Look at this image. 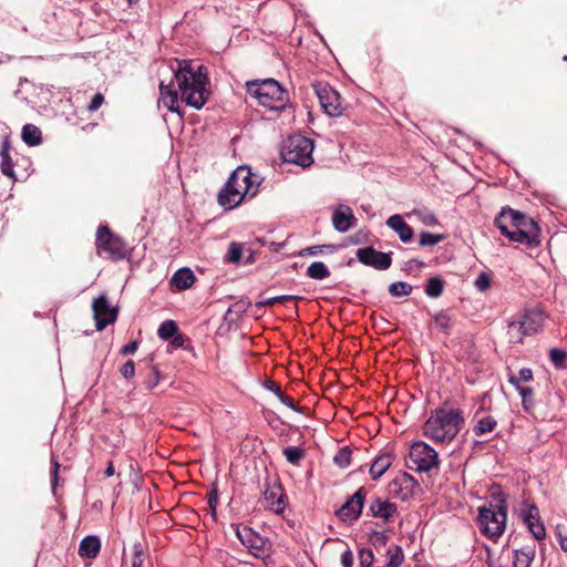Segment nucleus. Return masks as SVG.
Masks as SVG:
<instances>
[{
	"mask_svg": "<svg viewBox=\"0 0 567 567\" xmlns=\"http://www.w3.org/2000/svg\"><path fill=\"white\" fill-rule=\"evenodd\" d=\"M171 340H172V344L176 348H182L185 342L184 336L178 332L173 338H171Z\"/></svg>",
	"mask_w": 567,
	"mask_h": 567,
	"instance_id": "obj_58",
	"label": "nucleus"
},
{
	"mask_svg": "<svg viewBox=\"0 0 567 567\" xmlns=\"http://www.w3.org/2000/svg\"><path fill=\"white\" fill-rule=\"evenodd\" d=\"M444 238L443 235L439 234H432L429 231H422L420 235L419 244L420 246L426 247V246H435L440 241H442Z\"/></svg>",
	"mask_w": 567,
	"mask_h": 567,
	"instance_id": "obj_41",
	"label": "nucleus"
},
{
	"mask_svg": "<svg viewBox=\"0 0 567 567\" xmlns=\"http://www.w3.org/2000/svg\"><path fill=\"white\" fill-rule=\"evenodd\" d=\"M217 503H218V493H217L216 488H214L208 494V505L212 509L213 516L216 515Z\"/></svg>",
	"mask_w": 567,
	"mask_h": 567,
	"instance_id": "obj_54",
	"label": "nucleus"
},
{
	"mask_svg": "<svg viewBox=\"0 0 567 567\" xmlns=\"http://www.w3.org/2000/svg\"><path fill=\"white\" fill-rule=\"evenodd\" d=\"M144 553L141 543H135L133 546L132 567H143Z\"/></svg>",
	"mask_w": 567,
	"mask_h": 567,
	"instance_id": "obj_45",
	"label": "nucleus"
},
{
	"mask_svg": "<svg viewBox=\"0 0 567 567\" xmlns=\"http://www.w3.org/2000/svg\"><path fill=\"white\" fill-rule=\"evenodd\" d=\"M295 298L296 297H293V296L282 295V296H277V297L268 298L267 300L262 301L260 305H262V306H272L275 303H284V302H286L288 300H292Z\"/></svg>",
	"mask_w": 567,
	"mask_h": 567,
	"instance_id": "obj_50",
	"label": "nucleus"
},
{
	"mask_svg": "<svg viewBox=\"0 0 567 567\" xmlns=\"http://www.w3.org/2000/svg\"><path fill=\"white\" fill-rule=\"evenodd\" d=\"M506 512L504 498H501L494 507H481L477 516L481 533L491 539L498 538L506 527Z\"/></svg>",
	"mask_w": 567,
	"mask_h": 567,
	"instance_id": "obj_5",
	"label": "nucleus"
},
{
	"mask_svg": "<svg viewBox=\"0 0 567 567\" xmlns=\"http://www.w3.org/2000/svg\"><path fill=\"white\" fill-rule=\"evenodd\" d=\"M420 488L417 481L408 473H400L388 485L391 496L403 502L411 499Z\"/></svg>",
	"mask_w": 567,
	"mask_h": 567,
	"instance_id": "obj_11",
	"label": "nucleus"
},
{
	"mask_svg": "<svg viewBox=\"0 0 567 567\" xmlns=\"http://www.w3.org/2000/svg\"><path fill=\"white\" fill-rule=\"evenodd\" d=\"M22 141L29 146H37L42 143V133L40 128L33 124H25L22 127Z\"/></svg>",
	"mask_w": 567,
	"mask_h": 567,
	"instance_id": "obj_27",
	"label": "nucleus"
},
{
	"mask_svg": "<svg viewBox=\"0 0 567 567\" xmlns=\"http://www.w3.org/2000/svg\"><path fill=\"white\" fill-rule=\"evenodd\" d=\"M516 319L520 323V328L527 336L538 332L544 323V312L537 308L527 309L516 316Z\"/></svg>",
	"mask_w": 567,
	"mask_h": 567,
	"instance_id": "obj_17",
	"label": "nucleus"
},
{
	"mask_svg": "<svg viewBox=\"0 0 567 567\" xmlns=\"http://www.w3.org/2000/svg\"><path fill=\"white\" fill-rule=\"evenodd\" d=\"M178 332V327L173 320H165L161 323L157 334L163 340H171Z\"/></svg>",
	"mask_w": 567,
	"mask_h": 567,
	"instance_id": "obj_36",
	"label": "nucleus"
},
{
	"mask_svg": "<svg viewBox=\"0 0 567 567\" xmlns=\"http://www.w3.org/2000/svg\"><path fill=\"white\" fill-rule=\"evenodd\" d=\"M121 373L126 380H131L135 374V365L132 360H127L121 368Z\"/></svg>",
	"mask_w": 567,
	"mask_h": 567,
	"instance_id": "obj_49",
	"label": "nucleus"
},
{
	"mask_svg": "<svg viewBox=\"0 0 567 567\" xmlns=\"http://www.w3.org/2000/svg\"><path fill=\"white\" fill-rule=\"evenodd\" d=\"M307 276L311 279L323 280L330 276V270L322 261H315L307 268Z\"/></svg>",
	"mask_w": 567,
	"mask_h": 567,
	"instance_id": "obj_31",
	"label": "nucleus"
},
{
	"mask_svg": "<svg viewBox=\"0 0 567 567\" xmlns=\"http://www.w3.org/2000/svg\"><path fill=\"white\" fill-rule=\"evenodd\" d=\"M523 519L535 539L542 540L546 537V529L544 524L540 522L539 512L536 506H529L523 513Z\"/></svg>",
	"mask_w": 567,
	"mask_h": 567,
	"instance_id": "obj_21",
	"label": "nucleus"
},
{
	"mask_svg": "<svg viewBox=\"0 0 567 567\" xmlns=\"http://www.w3.org/2000/svg\"><path fill=\"white\" fill-rule=\"evenodd\" d=\"M368 491L360 487L355 493L338 509L336 515L340 520L347 524L354 523L361 515Z\"/></svg>",
	"mask_w": 567,
	"mask_h": 567,
	"instance_id": "obj_12",
	"label": "nucleus"
},
{
	"mask_svg": "<svg viewBox=\"0 0 567 567\" xmlns=\"http://www.w3.org/2000/svg\"><path fill=\"white\" fill-rule=\"evenodd\" d=\"M535 557V549L532 546H525L515 550L513 566L514 567H529Z\"/></svg>",
	"mask_w": 567,
	"mask_h": 567,
	"instance_id": "obj_28",
	"label": "nucleus"
},
{
	"mask_svg": "<svg viewBox=\"0 0 567 567\" xmlns=\"http://www.w3.org/2000/svg\"><path fill=\"white\" fill-rule=\"evenodd\" d=\"M474 286L480 291H486L491 287V278L486 272H481L474 281Z\"/></svg>",
	"mask_w": 567,
	"mask_h": 567,
	"instance_id": "obj_47",
	"label": "nucleus"
},
{
	"mask_svg": "<svg viewBox=\"0 0 567 567\" xmlns=\"http://www.w3.org/2000/svg\"><path fill=\"white\" fill-rule=\"evenodd\" d=\"M508 381L519 392V394L522 396L523 408H524L525 411H528L533 406V404H534V400H533L534 392H533V389L529 388V386H524V385L518 384V380H516L515 375H511Z\"/></svg>",
	"mask_w": 567,
	"mask_h": 567,
	"instance_id": "obj_29",
	"label": "nucleus"
},
{
	"mask_svg": "<svg viewBox=\"0 0 567 567\" xmlns=\"http://www.w3.org/2000/svg\"><path fill=\"white\" fill-rule=\"evenodd\" d=\"M264 388L266 390L272 392L276 396H278V394H280L282 392L280 389V385L272 380H266L264 382Z\"/></svg>",
	"mask_w": 567,
	"mask_h": 567,
	"instance_id": "obj_56",
	"label": "nucleus"
},
{
	"mask_svg": "<svg viewBox=\"0 0 567 567\" xmlns=\"http://www.w3.org/2000/svg\"><path fill=\"white\" fill-rule=\"evenodd\" d=\"M1 156V172L3 175L10 177L11 179L16 181V173L13 171V163L9 155V146L4 144L2 146V150L0 152Z\"/></svg>",
	"mask_w": 567,
	"mask_h": 567,
	"instance_id": "obj_32",
	"label": "nucleus"
},
{
	"mask_svg": "<svg viewBox=\"0 0 567 567\" xmlns=\"http://www.w3.org/2000/svg\"><path fill=\"white\" fill-rule=\"evenodd\" d=\"M444 285L441 276H434L427 280L424 291L430 298H439L443 293Z\"/></svg>",
	"mask_w": 567,
	"mask_h": 567,
	"instance_id": "obj_30",
	"label": "nucleus"
},
{
	"mask_svg": "<svg viewBox=\"0 0 567 567\" xmlns=\"http://www.w3.org/2000/svg\"><path fill=\"white\" fill-rule=\"evenodd\" d=\"M352 451L349 446H342L333 456V462L341 468L350 465Z\"/></svg>",
	"mask_w": 567,
	"mask_h": 567,
	"instance_id": "obj_39",
	"label": "nucleus"
},
{
	"mask_svg": "<svg viewBox=\"0 0 567 567\" xmlns=\"http://www.w3.org/2000/svg\"><path fill=\"white\" fill-rule=\"evenodd\" d=\"M533 379V371L529 368H523L519 370L518 377H516V380H518V384L522 385V383L529 382Z\"/></svg>",
	"mask_w": 567,
	"mask_h": 567,
	"instance_id": "obj_52",
	"label": "nucleus"
},
{
	"mask_svg": "<svg viewBox=\"0 0 567 567\" xmlns=\"http://www.w3.org/2000/svg\"><path fill=\"white\" fill-rule=\"evenodd\" d=\"M243 248L238 243H230L228 247L227 260L237 264L241 259Z\"/></svg>",
	"mask_w": 567,
	"mask_h": 567,
	"instance_id": "obj_42",
	"label": "nucleus"
},
{
	"mask_svg": "<svg viewBox=\"0 0 567 567\" xmlns=\"http://www.w3.org/2000/svg\"><path fill=\"white\" fill-rule=\"evenodd\" d=\"M386 226L395 231L403 243H409L413 238V229L404 221L401 215H392L386 220Z\"/></svg>",
	"mask_w": 567,
	"mask_h": 567,
	"instance_id": "obj_23",
	"label": "nucleus"
},
{
	"mask_svg": "<svg viewBox=\"0 0 567 567\" xmlns=\"http://www.w3.org/2000/svg\"><path fill=\"white\" fill-rule=\"evenodd\" d=\"M497 422L494 417L484 416L477 421L476 425L474 426V433L478 436L486 433H491L494 431Z\"/></svg>",
	"mask_w": 567,
	"mask_h": 567,
	"instance_id": "obj_34",
	"label": "nucleus"
},
{
	"mask_svg": "<svg viewBox=\"0 0 567 567\" xmlns=\"http://www.w3.org/2000/svg\"><path fill=\"white\" fill-rule=\"evenodd\" d=\"M357 218L347 205H338L332 214V225L339 233H346L354 227Z\"/></svg>",
	"mask_w": 567,
	"mask_h": 567,
	"instance_id": "obj_19",
	"label": "nucleus"
},
{
	"mask_svg": "<svg viewBox=\"0 0 567 567\" xmlns=\"http://www.w3.org/2000/svg\"><path fill=\"white\" fill-rule=\"evenodd\" d=\"M101 550V539L96 535L85 536L79 545V556L85 559H94L99 556Z\"/></svg>",
	"mask_w": 567,
	"mask_h": 567,
	"instance_id": "obj_22",
	"label": "nucleus"
},
{
	"mask_svg": "<svg viewBox=\"0 0 567 567\" xmlns=\"http://www.w3.org/2000/svg\"><path fill=\"white\" fill-rule=\"evenodd\" d=\"M412 290H413L412 286L405 281H395L389 286V292L393 297L409 296V295H411Z\"/></svg>",
	"mask_w": 567,
	"mask_h": 567,
	"instance_id": "obj_37",
	"label": "nucleus"
},
{
	"mask_svg": "<svg viewBox=\"0 0 567 567\" xmlns=\"http://www.w3.org/2000/svg\"><path fill=\"white\" fill-rule=\"evenodd\" d=\"M409 458L417 472H431L440 465L437 452L422 441L411 445Z\"/></svg>",
	"mask_w": 567,
	"mask_h": 567,
	"instance_id": "obj_8",
	"label": "nucleus"
},
{
	"mask_svg": "<svg viewBox=\"0 0 567 567\" xmlns=\"http://www.w3.org/2000/svg\"><path fill=\"white\" fill-rule=\"evenodd\" d=\"M431 324H434L439 331L449 334L453 326V318L447 310H441L432 315Z\"/></svg>",
	"mask_w": 567,
	"mask_h": 567,
	"instance_id": "obj_26",
	"label": "nucleus"
},
{
	"mask_svg": "<svg viewBox=\"0 0 567 567\" xmlns=\"http://www.w3.org/2000/svg\"><path fill=\"white\" fill-rule=\"evenodd\" d=\"M324 248L330 249V251H333V249H334V247L332 245L310 246V247H306V248L301 249L299 251V256L305 257L308 255L313 256V255L322 254Z\"/></svg>",
	"mask_w": 567,
	"mask_h": 567,
	"instance_id": "obj_46",
	"label": "nucleus"
},
{
	"mask_svg": "<svg viewBox=\"0 0 567 567\" xmlns=\"http://www.w3.org/2000/svg\"><path fill=\"white\" fill-rule=\"evenodd\" d=\"M388 563L385 564V567H401L403 563V553L400 546L398 545H391L388 550Z\"/></svg>",
	"mask_w": 567,
	"mask_h": 567,
	"instance_id": "obj_35",
	"label": "nucleus"
},
{
	"mask_svg": "<svg viewBox=\"0 0 567 567\" xmlns=\"http://www.w3.org/2000/svg\"><path fill=\"white\" fill-rule=\"evenodd\" d=\"M161 380V373L156 367H152V374L151 377L145 381L147 389H154Z\"/></svg>",
	"mask_w": 567,
	"mask_h": 567,
	"instance_id": "obj_48",
	"label": "nucleus"
},
{
	"mask_svg": "<svg viewBox=\"0 0 567 567\" xmlns=\"http://www.w3.org/2000/svg\"><path fill=\"white\" fill-rule=\"evenodd\" d=\"M464 419L457 409H436L424 424V434L436 441H452L461 430Z\"/></svg>",
	"mask_w": 567,
	"mask_h": 567,
	"instance_id": "obj_3",
	"label": "nucleus"
},
{
	"mask_svg": "<svg viewBox=\"0 0 567 567\" xmlns=\"http://www.w3.org/2000/svg\"><path fill=\"white\" fill-rule=\"evenodd\" d=\"M237 536L240 542L251 550L254 556L261 558L268 555L266 540L250 527L245 526L241 529H237Z\"/></svg>",
	"mask_w": 567,
	"mask_h": 567,
	"instance_id": "obj_16",
	"label": "nucleus"
},
{
	"mask_svg": "<svg viewBox=\"0 0 567 567\" xmlns=\"http://www.w3.org/2000/svg\"><path fill=\"white\" fill-rule=\"evenodd\" d=\"M196 280V277L189 268H181L177 271L174 272V275L171 278V286L172 288L182 291L190 288Z\"/></svg>",
	"mask_w": 567,
	"mask_h": 567,
	"instance_id": "obj_24",
	"label": "nucleus"
},
{
	"mask_svg": "<svg viewBox=\"0 0 567 567\" xmlns=\"http://www.w3.org/2000/svg\"><path fill=\"white\" fill-rule=\"evenodd\" d=\"M507 328L508 339L513 343L522 342L523 339L527 336L525 331H523V328H520V323L516 317L511 322H508Z\"/></svg>",
	"mask_w": 567,
	"mask_h": 567,
	"instance_id": "obj_33",
	"label": "nucleus"
},
{
	"mask_svg": "<svg viewBox=\"0 0 567 567\" xmlns=\"http://www.w3.org/2000/svg\"><path fill=\"white\" fill-rule=\"evenodd\" d=\"M103 103H104L103 94L102 93H95L94 96L92 97L89 106H87V110L90 112H94V111L99 110Z\"/></svg>",
	"mask_w": 567,
	"mask_h": 567,
	"instance_id": "obj_51",
	"label": "nucleus"
},
{
	"mask_svg": "<svg viewBox=\"0 0 567 567\" xmlns=\"http://www.w3.org/2000/svg\"><path fill=\"white\" fill-rule=\"evenodd\" d=\"M396 512V505L382 497H375L369 505V514L384 522H390Z\"/></svg>",
	"mask_w": 567,
	"mask_h": 567,
	"instance_id": "obj_20",
	"label": "nucleus"
},
{
	"mask_svg": "<svg viewBox=\"0 0 567 567\" xmlns=\"http://www.w3.org/2000/svg\"><path fill=\"white\" fill-rule=\"evenodd\" d=\"M137 348H138V342L132 341V342L125 344L124 347H122L121 353L124 355L133 354L137 350Z\"/></svg>",
	"mask_w": 567,
	"mask_h": 567,
	"instance_id": "obj_57",
	"label": "nucleus"
},
{
	"mask_svg": "<svg viewBox=\"0 0 567 567\" xmlns=\"http://www.w3.org/2000/svg\"><path fill=\"white\" fill-rule=\"evenodd\" d=\"M313 89L324 113L330 116L341 115V97L331 85L326 82H317L313 84Z\"/></svg>",
	"mask_w": 567,
	"mask_h": 567,
	"instance_id": "obj_10",
	"label": "nucleus"
},
{
	"mask_svg": "<svg viewBox=\"0 0 567 567\" xmlns=\"http://www.w3.org/2000/svg\"><path fill=\"white\" fill-rule=\"evenodd\" d=\"M341 565L343 567H353V554L350 549H347L342 553Z\"/></svg>",
	"mask_w": 567,
	"mask_h": 567,
	"instance_id": "obj_55",
	"label": "nucleus"
},
{
	"mask_svg": "<svg viewBox=\"0 0 567 567\" xmlns=\"http://www.w3.org/2000/svg\"><path fill=\"white\" fill-rule=\"evenodd\" d=\"M58 470H59V464L55 462L54 463V470H53V473H52V489H53V493H55V486H56V483H58Z\"/></svg>",
	"mask_w": 567,
	"mask_h": 567,
	"instance_id": "obj_59",
	"label": "nucleus"
},
{
	"mask_svg": "<svg viewBox=\"0 0 567 567\" xmlns=\"http://www.w3.org/2000/svg\"><path fill=\"white\" fill-rule=\"evenodd\" d=\"M549 359L557 369H561L565 367L567 352L557 348H553L549 351Z\"/></svg>",
	"mask_w": 567,
	"mask_h": 567,
	"instance_id": "obj_40",
	"label": "nucleus"
},
{
	"mask_svg": "<svg viewBox=\"0 0 567 567\" xmlns=\"http://www.w3.org/2000/svg\"><path fill=\"white\" fill-rule=\"evenodd\" d=\"M558 540H559L560 548L565 553H567V537L563 536L560 533H558Z\"/></svg>",
	"mask_w": 567,
	"mask_h": 567,
	"instance_id": "obj_61",
	"label": "nucleus"
},
{
	"mask_svg": "<svg viewBox=\"0 0 567 567\" xmlns=\"http://www.w3.org/2000/svg\"><path fill=\"white\" fill-rule=\"evenodd\" d=\"M373 560H374V555L370 548H362L359 550L360 567H372Z\"/></svg>",
	"mask_w": 567,
	"mask_h": 567,
	"instance_id": "obj_43",
	"label": "nucleus"
},
{
	"mask_svg": "<svg viewBox=\"0 0 567 567\" xmlns=\"http://www.w3.org/2000/svg\"><path fill=\"white\" fill-rule=\"evenodd\" d=\"M504 221H507L512 228H517L528 233H536V237L539 238V227L537 223L517 210L503 208L499 215L495 218V224H502Z\"/></svg>",
	"mask_w": 567,
	"mask_h": 567,
	"instance_id": "obj_14",
	"label": "nucleus"
},
{
	"mask_svg": "<svg viewBox=\"0 0 567 567\" xmlns=\"http://www.w3.org/2000/svg\"><path fill=\"white\" fill-rule=\"evenodd\" d=\"M393 455L391 453H382L375 457L370 466L369 473L372 480H379L392 465Z\"/></svg>",
	"mask_w": 567,
	"mask_h": 567,
	"instance_id": "obj_25",
	"label": "nucleus"
},
{
	"mask_svg": "<svg viewBox=\"0 0 567 567\" xmlns=\"http://www.w3.org/2000/svg\"><path fill=\"white\" fill-rule=\"evenodd\" d=\"M286 460L293 465H298L305 457V451L298 446H288L282 451Z\"/></svg>",
	"mask_w": 567,
	"mask_h": 567,
	"instance_id": "obj_38",
	"label": "nucleus"
},
{
	"mask_svg": "<svg viewBox=\"0 0 567 567\" xmlns=\"http://www.w3.org/2000/svg\"><path fill=\"white\" fill-rule=\"evenodd\" d=\"M313 148L315 144L311 138L302 135H292L286 140L281 155L287 163L309 167L313 163Z\"/></svg>",
	"mask_w": 567,
	"mask_h": 567,
	"instance_id": "obj_7",
	"label": "nucleus"
},
{
	"mask_svg": "<svg viewBox=\"0 0 567 567\" xmlns=\"http://www.w3.org/2000/svg\"><path fill=\"white\" fill-rule=\"evenodd\" d=\"M373 538H374V543L385 544V542H386V536L380 532H375L373 535Z\"/></svg>",
	"mask_w": 567,
	"mask_h": 567,
	"instance_id": "obj_60",
	"label": "nucleus"
},
{
	"mask_svg": "<svg viewBox=\"0 0 567 567\" xmlns=\"http://www.w3.org/2000/svg\"><path fill=\"white\" fill-rule=\"evenodd\" d=\"M495 225L501 230V233L512 241L524 244L528 247H535L540 243L539 238L536 237V233H528L519 230L517 228H512V226L507 224V221Z\"/></svg>",
	"mask_w": 567,
	"mask_h": 567,
	"instance_id": "obj_18",
	"label": "nucleus"
},
{
	"mask_svg": "<svg viewBox=\"0 0 567 567\" xmlns=\"http://www.w3.org/2000/svg\"><path fill=\"white\" fill-rule=\"evenodd\" d=\"M247 91L258 103L271 111L285 110L289 95L274 79L247 83Z\"/></svg>",
	"mask_w": 567,
	"mask_h": 567,
	"instance_id": "obj_4",
	"label": "nucleus"
},
{
	"mask_svg": "<svg viewBox=\"0 0 567 567\" xmlns=\"http://www.w3.org/2000/svg\"><path fill=\"white\" fill-rule=\"evenodd\" d=\"M279 399V401L285 404L286 406H288L289 409L296 411V412H301V409L296 406L295 403H293V400L286 395L284 392H281L280 394H278L277 396Z\"/></svg>",
	"mask_w": 567,
	"mask_h": 567,
	"instance_id": "obj_53",
	"label": "nucleus"
},
{
	"mask_svg": "<svg viewBox=\"0 0 567 567\" xmlns=\"http://www.w3.org/2000/svg\"><path fill=\"white\" fill-rule=\"evenodd\" d=\"M96 330L102 331L117 319L118 309L112 307L105 295H101L92 302Z\"/></svg>",
	"mask_w": 567,
	"mask_h": 567,
	"instance_id": "obj_13",
	"label": "nucleus"
},
{
	"mask_svg": "<svg viewBox=\"0 0 567 567\" xmlns=\"http://www.w3.org/2000/svg\"><path fill=\"white\" fill-rule=\"evenodd\" d=\"M172 65L177 90L171 84H159V102L171 112L181 114V101L196 110H200L209 97V79L204 65L189 60H176Z\"/></svg>",
	"mask_w": 567,
	"mask_h": 567,
	"instance_id": "obj_1",
	"label": "nucleus"
},
{
	"mask_svg": "<svg viewBox=\"0 0 567 567\" xmlns=\"http://www.w3.org/2000/svg\"><path fill=\"white\" fill-rule=\"evenodd\" d=\"M137 1H138V0H127V2H128L130 4H134V3H136Z\"/></svg>",
	"mask_w": 567,
	"mask_h": 567,
	"instance_id": "obj_63",
	"label": "nucleus"
},
{
	"mask_svg": "<svg viewBox=\"0 0 567 567\" xmlns=\"http://www.w3.org/2000/svg\"><path fill=\"white\" fill-rule=\"evenodd\" d=\"M113 475H114V466L112 463H109V466L105 470V476L111 477Z\"/></svg>",
	"mask_w": 567,
	"mask_h": 567,
	"instance_id": "obj_62",
	"label": "nucleus"
},
{
	"mask_svg": "<svg viewBox=\"0 0 567 567\" xmlns=\"http://www.w3.org/2000/svg\"><path fill=\"white\" fill-rule=\"evenodd\" d=\"M262 178L248 166H238L218 194V203L226 209L237 207L243 200L256 196Z\"/></svg>",
	"mask_w": 567,
	"mask_h": 567,
	"instance_id": "obj_2",
	"label": "nucleus"
},
{
	"mask_svg": "<svg viewBox=\"0 0 567 567\" xmlns=\"http://www.w3.org/2000/svg\"><path fill=\"white\" fill-rule=\"evenodd\" d=\"M264 502L265 508L280 515L285 512L287 505V496L277 478H266L264 483Z\"/></svg>",
	"mask_w": 567,
	"mask_h": 567,
	"instance_id": "obj_9",
	"label": "nucleus"
},
{
	"mask_svg": "<svg viewBox=\"0 0 567 567\" xmlns=\"http://www.w3.org/2000/svg\"><path fill=\"white\" fill-rule=\"evenodd\" d=\"M412 215L417 216L419 219L426 226H435L439 223L436 216L432 213H424L422 210L414 209Z\"/></svg>",
	"mask_w": 567,
	"mask_h": 567,
	"instance_id": "obj_44",
	"label": "nucleus"
},
{
	"mask_svg": "<svg viewBox=\"0 0 567 567\" xmlns=\"http://www.w3.org/2000/svg\"><path fill=\"white\" fill-rule=\"evenodd\" d=\"M358 260L378 270H386L392 264L391 252L377 251L373 247H364L357 250Z\"/></svg>",
	"mask_w": 567,
	"mask_h": 567,
	"instance_id": "obj_15",
	"label": "nucleus"
},
{
	"mask_svg": "<svg viewBox=\"0 0 567 567\" xmlns=\"http://www.w3.org/2000/svg\"><path fill=\"white\" fill-rule=\"evenodd\" d=\"M95 244L97 255L112 261L123 260L130 255L127 244L105 225L97 228Z\"/></svg>",
	"mask_w": 567,
	"mask_h": 567,
	"instance_id": "obj_6",
	"label": "nucleus"
}]
</instances>
